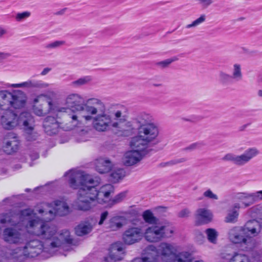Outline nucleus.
Listing matches in <instances>:
<instances>
[{
  "label": "nucleus",
  "instance_id": "nucleus-1",
  "mask_svg": "<svg viewBox=\"0 0 262 262\" xmlns=\"http://www.w3.org/2000/svg\"><path fill=\"white\" fill-rule=\"evenodd\" d=\"M64 177L70 187L79 189L74 204L77 209L88 211L96 203L109 207L114 193L112 185L105 184L97 190L95 187L100 183L99 179L94 178L84 172L76 170H69L66 173Z\"/></svg>",
  "mask_w": 262,
  "mask_h": 262
},
{
  "label": "nucleus",
  "instance_id": "nucleus-2",
  "mask_svg": "<svg viewBox=\"0 0 262 262\" xmlns=\"http://www.w3.org/2000/svg\"><path fill=\"white\" fill-rule=\"evenodd\" d=\"M97 99L103 105L94 104L98 110L97 114L93 116L92 121L96 130L105 132L113 127L122 134L130 130L132 123L127 120L123 106H112L106 109L102 100Z\"/></svg>",
  "mask_w": 262,
  "mask_h": 262
},
{
  "label": "nucleus",
  "instance_id": "nucleus-3",
  "mask_svg": "<svg viewBox=\"0 0 262 262\" xmlns=\"http://www.w3.org/2000/svg\"><path fill=\"white\" fill-rule=\"evenodd\" d=\"M19 217L20 222L26 225L27 232L31 234L41 236L42 238L48 239V244L52 246L59 245L61 242H55L54 238H51L54 235L56 229L55 227L50 226L49 224H45L36 220V214L34 213L30 209L23 210L20 215L14 214L11 212L2 213L0 215V223L1 224H10L12 225H16L20 224L17 222V219Z\"/></svg>",
  "mask_w": 262,
  "mask_h": 262
},
{
  "label": "nucleus",
  "instance_id": "nucleus-4",
  "mask_svg": "<svg viewBox=\"0 0 262 262\" xmlns=\"http://www.w3.org/2000/svg\"><path fill=\"white\" fill-rule=\"evenodd\" d=\"M33 103V111L36 115L44 116L50 114L44 119L43 126L48 134H55L61 124L60 113L66 112L68 109L60 106L57 101L49 98L47 95L37 96Z\"/></svg>",
  "mask_w": 262,
  "mask_h": 262
},
{
  "label": "nucleus",
  "instance_id": "nucleus-5",
  "mask_svg": "<svg viewBox=\"0 0 262 262\" xmlns=\"http://www.w3.org/2000/svg\"><path fill=\"white\" fill-rule=\"evenodd\" d=\"M174 232V228L168 223L151 225L144 232L141 227L131 226L123 232L122 241L124 244L131 245L139 242L144 237L150 243H158L164 238L171 237Z\"/></svg>",
  "mask_w": 262,
  "mask_h": 262
},
{
  "label": "nucleus",
  "instance_id": "nucleus-6",
  "mask_svg": "<svg viewBox=\"0 0 262 262\" xmlns=\"http://www.w3.org/2000/svg\"><path fill=\"white\" fill-rule=\"evenodd\" d=\"M38 212L41 214V219H39V217L36 215V220L39 222H41L45 224H49L50 226L55 227L56 230L54 235L51 238H54L55 242L60 241L61 243L59 245L57 246H52V247H59L64 243H71L72 239L71 237L70 232L67 230H62L60 233H57L56 227L51 224L48 223V221L53 219L56 214L63 216L68 214L70 210L67 203L64 201H56L54 202L53 205L51 206L49 204H45L42 206V208L38 210ZM47 239V245H50L48 244V239Z\"/></svg>",
  "mask_w": 262,
  "mask_h": 262
},
{
  "label": "nucleus",
  "instance_id": "nucleus-7",
  "mask_svg": "<svg viewBox=\"0 0 262 262\" xmlns=\"http://www.w3.org/2000/svg\"><path fill=\"white\" fill-rule=\"evenodd\" d=\"M94 104L103 105L97 98H91L86 101L83 106H78V110H71L68 112V121L65 123L66 129L80 128L92 122L93 116L98 112Z\"/></svg>",
  "mask_w": 262,
  "mask_h": 262
},
{
  "label": "nucleus",
  "instance_id": "nucleus-8",
  "mask_svg": "<svg viewBox=\"0 0 262 262\" xmlns=\"http://www.w3.org/2000/svg\"><path fill=\"white\" fill-rule=\"evenodd\" d=\"M44 245L38 240H31L28 242L23 248L18 247L10 253L11 257L17 262H22L27 258L37 256L42 252L48 253L52 255L56 247H52L47 245V239H46Z\"/></svg>",
  "mask_w": 262,
  "mask_h": 262
},
{
  "label": "nucleus",
  "instance_id": "nucleus-9",
  "mask_svg": "<svg viewBox=\"0 0 262 262\" xmlns=\"http://www.w3.org/2000/svg\"><path fill=\"white\" fill-rule=\"evenodd\" d=\"M1 121L2 126L6 129H11L20 123H23L25 129L28 133L33 129V119L28 112L21 113L19 118L15 114L10 110H6L1 116Z\"/></svg>",
  "mask_w": 262,
  "mask_h": 262
},
{
  "label": "nucleus",
  "instance_id": "nucleus-10",
  "mask_svg": "<svg viewBox=\"0 0 262 262\" xmlns=\"http://www.w3.org/2000/svg\"><path fill=\"white\" fill-rule=\"evenodd\" d=\"M159 135V129L157 124L149 123L147 125L139 126L138 134L131 139L135 141V144L148 150L151 144L156 142Z\"/></svg>",
  "mask_w": 262,
  "mask_h": 262
},
{
  "label": "nucleus",
  "instance_id": "nucleus-11",
  "mask_svg": "<svg viewBox=\"0 0 262 262\" xmlns=\"http://www.w3.org/2000/svg\"><path fill=\"white\" fill-rule=\"evenodd\" d=\"M178 248L173 243L162 242L157 248V254L162 262H184L189 255V251L178 252Z\"/></svg>",
  "mask_w": 262,
  "mask_h": 262
},
{
  "label": "nucleus",
  "instance_id": "nucleus-12",
  "mask_svg": "<svg viewBox=\"0 0 262 262\" xmlns=\"http://www.w3.org/2000/svg\"><path fill=\"white\" fill-rule=\"evenodd\" d=\"M228 239L231 243L245 247L247 250L254 246L253 238L247 234L242 226H235L230 229L228 232Z\"/></svg>",
  "mask_w": 262,
  "mask_h": 262
},
{
  "label": "nucleus",
  "instance_id": "nucleus-13",
  "mask_svg": "<svg viewBox=\"0 0 262 262\" xmlns=\"http://www.w3.org/2000/svg\"><path fill=\"white\" fill-rule=\"evenodd\" d=\"M135 144V141L130 139L129 145L131 149L126 151L122 157V163L126 166H137L148 152L144 147Z\"/></svg>",
  "mask_w": 262,
  "mask_h": 262
},
{
  "label": "nucleus",
  "instance_id": "nucleus-14",
  "mask_svg": "<svg viewBox=\"0 0 262 262\" xmlns=\"http://www.w3.org/2000/svg\"><path fill=\"white\" fill-rule=\"evenodd\" d=\"M233 199L239 202L234 203L231 210L238 211L241 208H247L253 204L255 202L262 200V190L254 192H238L233 195Z\"/></svg>",
  "mask_w": 262,
  "mask_h": 262
},
{
  "label": "nucleus",
  "instance_id": "nucleus-15",
  "mask_svg": "<svg viewBox=\"0 0 262 262\" xmlns=\"http://www.w3.org/2000/svg\"><path fill=\"white\" fill-rule=\"evenodd\" d=\"M260 153L259 149L255 147L247 148L241 155H235L228 153L223 157V160L231 162L237 166H243L250 162L253 159L257 157Z\"/></svg>",
  "mask_w": 262,
  "mask_h": 262
},
{
  "label": "nucleus",
  "instance_id": "nucleus-16",
  "mask_svg": "<svg viewBox=\"0 0 262 262\" xmlns=\"http://www.w3.org/2000/svg\"><path fill=\"white\" fill-rule=\"evenodd\" d=\"M19 224L14 227L5 228L3 233V239L9 244H19L26 241V235L23 230L19 227Z\"/></svg>",
  "mask_w": 262,
  "mask_h": 262
},
{
  "label": "nucleus",
  "instance_id": "nucleus-17",
  "mask_svg": "<svg viewBox=\"0 0 262 262\" xmlns=\"http://www.w3.org/2000/svg\"><path fill=\"white\" fill-rule=\"evenodd\" d=\"M221 262H250L249 256L243 252L232 253L225 251L221 255Z\"/></svg>",
  "mask_w": 262,
  "mask_h": 262
},
{
  "label": "nucleus",
  "instance_id": "nucleus-18",
  "mask_svg": "<svg viewBox=\"0 0 262 262\" xmlns=\"http://www.w3.org/2000/svg\"><path fill=\"white\" fill-rule=\"evenodd\" d=\"M124 255V249L122 245L115 243L112 245L110 248V256L105 257L103 262H114L123 259Z\"/></svg>",
  "mask_w": 262,
  "mask_h": 262
},
{
  "label": "nucleus",
  "instance_id": "nucleus-19",
  "mask_svg": "<svg viewBox=\"0 0 262 262\" xmlns=\"http://www.w3.org/2000/svg\"><path fill=\"white\" fill-rule=\"evenodd\" d=\"M11 97L10 106L15 109L21 108L25 106L27 97L24 92L20 90L14 91Z\"/></svg>",
  "mask_w": 262,
  "mask_h": 262
},
{
  "label": "nucleus",
  "instance_id": "nucleus-20",
  "mask_svg": "<svg viewBox=\"0 0 262 262\" xmlns=\"http://www.w3.org/2000/svg\"><path fill=\"white\" fill-rule=\"evenodd\" d=\"M96 223V220L93 218L81 222L75 228L76 234L78 236H83L90 233Z\"/></svg>",
  "mask_w": 262,
  "mask_h": 262
},
{
  "label": "nucleus",
  "instance_id": "nucleus-21",
  "mask_svg": "<svg viewBox=\"0 0 262 262\" xmlns=\"http://www.w3.org/2000/svg\"><path fill=\"white\" fill-rule=\"evenodd\" d=\"M83 100V97L78 93H72L68 95L66 98L65 102L69 107H66L68 109L66 112H68V111H71V110H78V106L84 105V104H80Z\"/></svg>",
  "mask_w": 262,
  "mask_h": 262
},
{
  "label": "nucleus",
  "instance_id": "nucleus-22",
  "mask_svg": "<svg viewBox=\"0 0 262 262\" xmlns=\"http://www.w3.org/2000/svg\"><path fill=\"white\" fill-rule=\"evenodd\" d=\"M19 142L17 138L10 134L4 139L3 149L8 154L16 152L19 147Z\"/></svg>",
  "mask_w": 262,
  "mask_h": 262
},
{
  "label": "nucleus",
  "instance_id": "nucleus-23",
  "mask_svg": "<svg viewBox=\"0 0 262 262\" xmlns=\"http://www.w3.org/2000/svg\"><path fill=\"white\" fill-rule=\"evenodd\" d=\"M213 217L211 211L206 208L198 209L195 213V224L201 225L210 222Z\"/></svg>",
  "mask_w": 262,
  "mask_h": 262
},
{
  "label": "nucleus",
  "instance_id": "nucleus-24",
  "mask_svg": "<svg viewBox=\"0 0 262 262\" xmlns=\"http://www.w3.org/2000/svg\"><path fill=\"white\" fill-rule=\"evenodd\" d=\"M142 258L144 262H159L157 247L152 245L147 246L142 252Z\"/></svg>",
  "mask_w": 262,
  "mask_h": 262
},
{
  "label": "nucleus",
  "instance_id": "nucleus-25",
  "mask_svg": "<svg viewBox=\"0 0 262 262\" xmlns=\"http://www.w3.org/2000/svg\"><path fill=\"white\" fill-rule=\"evenodd\" d=\"M95 168L100 173L108 172L113 167L111 161L106 158H99L95 161Z\"/></svg>",
  "mask_w": 262,
  "mask_h": 262
},
{
  "label": "nucleus",
  "instance_id": "nucleus-26",
  "mask_svg": "<svg viewBox=\"0 0 262 262\" xmlns=\"http://www.w3.org/2000/svg\"><path fill=\"white\" fill-rule=\"evenodd\" d=\"M243 227L246 230L247 234L253 238L260 233L261 225L257 221L253 220L248 221Z\"/></svg>",
  "mask_w": 262,
  "mask_h": 262
},
{
  "label": "nucleus",
  "instance_id": "nucleus-27",
  "mask_svg": "<svg viewBox=\"0 0 262 262\" xmlns=\"http://www.w3.org/2000/svg\"><path fill=\"white\" fill-rule=\"evenodd\" d=\"M123 226V219L120 216L111 217L105 224V228L110 231H115L121 228Z\"/></svg>",
  "mask_w": 262,
  "mask_h": 262
},
{
  "label": "nucleus",
  "instance_id": "nucleus-28",
  "mask_svg": "<svg viewBox=\"0 0 262 262\" xmlns=\"http://www.w3.org/2000/svg\"><path fill=\"white\" fill-rule=\"evenodd\" d=\"M232 79L236 81H241L243 77L242 72V65L239 62H234L231 68V74Z\"/></svg>",
  "mask_w": 262,
  "mask_h": 262
},
{
  "label": "nucleus",
  "instance_id": "nucleus-29",
  "mask_svg": "<svg viewBox=\"0 0 262 262\" xmlns=\"http://www.w3.org/2000/svg\"><path fill=\"white\" fill-rule=\"evenodd\" d=\"M136 122L139 126H144L149 124V123H155L153 121L152 116L145 112H142L139 114L135 119Z\"/></svg>",
  "mask_w": 262,
  "mask_h": 262
},
{
  "label": "nucleus",
  "instance_id": "nucleus-30",
  "mask_svg": "<svg viewBox=\"0 0 262 262\" xmlns=\"http://www.w3.org/2000/svg\"><path fill=\"white\" fill-rule=\"evenodd\" d=\"M12 93L7 90L0 91V107L5 106L6 108H9L11 103ZM3 109H5L3 108Z\"/></svg>",
  "mask_w": 262,
  "mask_h": 262
},
{
  "label": "nucleus",
  "instance_id": "nucleus-31",
  "mask_svg": "<svg viewBox=\"0 0 262 262\" xmlns=\"http://www.w3.org/2000/svg\"><path fill=\"white\" fill-rule=\"evenodd\" d=\"M205 233L206 234L207 239L210 243L214 245L217 244L219 232L216 229L213 228H208L205 230Z\"/></svg>",
  "mask_w": 262,
  "mask_h": 262
},
{
  "label": "nucleus",
  "instance_id": "nucleus-32",
  "mask_svg": "<svg viewBox=\"0 0 262 262\" xmlns=\"http://www.w3.org/2000/svg\"><path fill=\"white\" fill-rule=\"evenodd\" d=\"M143 217L145 222L149 224H154L153 225L158 224L168 223L172 228H173L168 222H159L157 223V219L154 216L153 213L149 210H146L143 213Z\"/></svg>",
  "mask_w": 262,
  "mask_h": 262
},
{
  "label": "nucleus",
  "instance_id": "nucleus-33",
  "mask_svg": "<svg viewBox=\"0 0 262 262\" xmlns=\"http://www.w3.org/2000/svg\"><path fill=\"white\" fill-rule=\"evenodd\" d=\"M125 176V172L122 168L115 169L111 174V181L114 183L122 179Z\"/></svg>",
  "mask_w": 262,
  "mask_h": 262
},
{
  "label": "nucleus",
  "instance_id": "nucleus-34",
  "mask_svg": "<svg viewBox=\"0 0 262 262\" xmlns=\"http://www.w3.org/2000/svg\"><path fill=\"white\" fill-rule=\"evenodd\" d=\"M239 215L237 210H229L225 218V222L228 223H234L237 221Z\"/></svg>",
  "mask_w": 262,
  "mask_h": 262
},
{
  "label": "nucleus",
  "instance_id": "nucleus-35",
  "mask_svg": "<svg viewBox=\"0 0 262 262\" xmlns=\"http://www.w3.org/2000/svg\"><path fill=\"white\" fill-rule=\"evenodd\" d=\"M33 80H29L27 81L23 82L18 84H10L7 83L6 84V88H33Z\"/></svg>",
  "mask_w": 262,
  "mask_h": 262
},
{
  "label": "nucleus",
  "instance_id": "nucleus-36",
  "mask_svg": "<svg viewBox=\"0 0 262 262\" xmlns=\"http://www.w3.org/2000/svg\"><path fill=\"white\" fill-rule=\"evenodd\" d=\"M126 192H122L117 194L114 198L112 197L109 207L111 208L114 205L122 202L126 196Z\"/></svg>",
  "mask_w": 262,
  "mask_h": 262
},
{
  "label": "nucleus",
  "instance_id": "nucleus-37",
  "mask_svg": "<svg viewBox=\"0 0 262 262\" xmlns=\"http://www.w3.org/2000/svg\"><path fill=\"white\" fill-rule=\"evenodd\" d=\"M92 80V78L90 76H85L82 77L77 80L74 81L73 85L76 86H80L90 83Z\"/></svg>",
  "mask_w": 262,
  "mask_h": 262
},
{
  "label": "nucleus",
  "instance_id": "nucleus-38",
  "mask_svg": "<svg viewBox=\"0 0 262 262\" xmlns=\"http://www.w3.org/2000/svg\"><path fill=\"white\" fill-rule=\"evenodd\" d=\"M219 80L222 84H227L232 79L230 74L226 72L220 71L219 73Z\"/></svg>",
  "mask_w": 262,
  "mask_h": 262
},
{
  "label": "nucleus",
  "instance_id": "nucleus-39",
  "mask_svg": "<svg viewBox=\"0 0 262 262\" xmlns=\"http://www.w3.org/2000/svg\"><path fill=\"white\" fill-rule=\"evenodd\" d=\"M248 213L253 217H259L262 215V206H253L249 210Z\"/></svg>",
  "mask_w": 262,
  "mask_h": 262
},
{
  "label": "nucleus",
  "instance_id": "nucleus-40",
  "mask_svg": "<svg viewBox=\"0 0 262 262\" xmlns=\"http://www.w3.org/2000/svg\"><path fill=\"white\" fill-rule=\"evenodd\" d=\"M206 20V16L204 14L201 15L199 18L193 21L191 24H188L186 26V28L190 29L192 28L196 27L203 23Z\"/></svg>",
  "mask_w": 262,
  "mask_h": 262
},
{
  "label": "nucleus",
  "instance_id": "nucleus-41",
  "mask_svg": "<svg viewBox=\"0 0 262 262\" xmlns=\"http://www.w3.org/2000/svg\"><path fill=\"white\" fill-rule=\"evenodd\" d=\"M203 196L205 198L212 201L219 200V196L209 188L207 189L204 191Z\"/></svg>",
  "mask_w": 262,
  "mask_h": 262
},
{
  "label": "nucleus",
  "instance_id": "nucleus-42",
  "mask_svg": "<svg viewBox=\"0 0 262 262\" xmlns=\"http://www.w3.org/2000/svg\"><path fill=\"white\" fill-rule=\"evenodd\" d=\"M203 9H207L213 4L215 0H193Z\"/></svg>",
  "mask_w": 262,
  "mask_h": 262
},
{
  "label": "nucleus",
  "instance_id": "nucleus-43",
  "mask_svg": "<svg viewBox=\"0 0 262 262\" xmlns=\"http://www.w3.org/2000/svg\"><path fill=\"white\" fill-rule=\"evenodd\" d=\"M30 15V12L28 11L18 13L15 16V19L17 21H22L28 18Z\"/></svg>",
  "mask_w": 262,
  "mask_h": 262
},
{
  "label": "nucleus",
  "instance_id": "nucleus-44",
  "mask_svg": "<svg viewBox=\"0 0 262 262\" xmlns=\"http://www.w3.org/2000/svg\"><path fill=\"white\" fill-rule=\"evenodd\" d=\"M178 60V58L176 57H173L171 58H168L163 61L159 62L157 64L159 66L162 68H165L168 67L172 62Z\"/></svg>",
  "mask_w": 262,
  "mask_h": 262
},
{
  "label": "nucleus",
  "instance_id": "nucleus-45",
  "mask_svg": "<svg viewBox=\"0 0 262 262\" xmlns=\"http://www.w3.org/2000/svg\"><path fill=\"white\" fill-rule=\"evenodd\" d=\"M191 211L189 208H185L181 209L178 213V216L180 218H187L191 215Z\"/></svg>",
  "mask_w": 262,
  "mask_h": 262
},
{
  "label": "nucleus",
  "instance_id": "nucleus-46",
  "mask_svg": "<svg viewBox=\"0 0 262 262\" xmlns=\"http://www.w3.org/2000/svg\"><path fill=\"white\" fill-rule=\"evenodd\" d=\"M65 42L62 40H57L48 44L46 48L47 49H55L64 45Z\"/></svg>",
  "mask_w": 262,
  "mask_h": 262
},
{
  "label": "nucleus",
  "instance_id": "nucleus-47",
  "mask_svg": "<svg viewBox=\"0 0 262 262\" xmlns=\"http://www.w3.org/2000/svg\"><path fill=\"white\" fill-rule=\"evenodd\" d=\"M49 84L41 80H33V88L43 89L47 88L49 86Z\"/></svg>",
  "mask_w": 262,
  "mask_h": 262
},
{
  "label": "nucleus",
  "instance_id": "nucleus-48",
  "mask_svg": "<svg viewBox=\"0 0 262 262\" xmlns=\"http://www.w3.org/2000/svg\"><path fill=\"white\" fill-rule=\"evenodd\" d=\"M204 146L203 142H199L191 144L186 148V150L192 151L195 149H201Z\"/></svg>",
  "mask_w": 262,
  "mask_h": 262
},
{
  "label": "nucleus",
  "instance_id": "nucleus-49",
  "mask_svg": "<svg viewBox=\"0 0 262 262\" xmlns=\"http://www.w3.org/2000/svg\"><path fill=\"white\" fill-rule=\"evenodd\" d=\"M108 215V212L107 211H103L100 214L99 220L98 222V224L99 226H101L103 224L104 221L107 218Z\"/></svg>",
  "mask_w": 262,
  "mask_h": 262
},
{
  "label": "nucleus",
  "instance_id": "nucleus-50",
  "mask_svg": "<svg viewBox=\"0 0 262 262\" xmlns=\"http://www.w3.org/2000/svg\"><path fill=\"white\" fill-rule=\"evenodd\" d=\"M189 256L184 259V262H204L202 259H194V258H190L191 253L189 251Z\"/></svg>",
  "mask_w": 262,
  "mask_h": 262
},
{
  "label": "nucleus",
  "instance_id": "nucleus-51",
  "mask_svg": "<svg viewBox=\"0 0 262 262\" xmlns=\"http://www.w3.org/2000/svg\"><path fill=\"white\" fill-rule=\"evenodd\" d=\"M10 54L8 53L0 52V61L8 58Z\"/></svg>",
  "mask_w": 262,
  "mask_h": 262
},
{
  "label": "nucleus",
  "instance_id": "nucleus-52",
  "mask_svg": "<svg viewBox=\"0 0 262 262\" xmlns=\"http://www.w3.org/2000/svg\"><path fill=\"white\" fill-rule=\"evenodd\" d=\"M51 69L49 68H46L42 71L40 74L42 76L46 75L51 71Z\"/></svg>",
  "mask_w": 262,
  "mask_h": 262
},
{
  "label": "nucleus",
  "instance_id": "nucleus-53",
  "mask_svg": "<svg viewBox=\"0 0 262 262\" xmlns=\"http://www.w3.org/2000/svg\"><path fill=\"white\" fill-rule=\"evenodd\" d=\"M7 33V30L2 27L0 28V37H3Z\"/></svg>",
  "mask_w": 262,
  "mask_h": 262
},
{
  "label": "nucleus",
  "instance_id": "nucleus-54",
  "mask_svg": "<svg viewBox=\"0 0 262 262\" xmlns=\"http://www.w3.org/2000/svg\"><path fill=\"white\" fill-rule=\"evenodd\" d=\"M130 262H144L142 257L141 258H136Z\"/></svg>",
  "mask_w": 262,
  "mask_h": 262
},
{
  "label": "nucleus",
  "instance_id": "nucleus-55",
  "mask_svg": "<svg viewBox=\"0 0 262 262\" xmlns=\"http://www.w3.org/2000/svg\"><path fill=\"white\" fill-rule=\"evenodd\" d=\"M257 95L259 97H262V90L260 89L257 91Z\"/></svg>",
  "mask_w": 262,
  "mask_h": 262
},
{
  "label": "nucleus",
  "instance_id": "nucleus-56",
  "mask_svg": "<svg viewBox=\"0 0 262 262\" xmlns=\"http://www.w3.org/2000/svg\"><path fill=\"white\" fill-rule=\"evenodd\" d=\"M185 161H186V159L184 158H183V159L178 160L176 163H178L183 162H185Z\"/></svg>",
  "mask_w": 262,
  "mask_h": 262
},
{
  "label": "nucleus",
  "instance_id": "nucleus-57",
  "mask_svg": "<svg viewBox=\"0 0 262 262\" xmlns=\"http://www.w3.org/2000/svg\"><path fill=\"white\" fill-rule=\"evenodd\" d=\"M153 85L155 87H160L162 86V84L161 83H154Z\"/></svg>",
  "mask_w": 262,
  "mask_h": 262
}]
</instances>
